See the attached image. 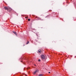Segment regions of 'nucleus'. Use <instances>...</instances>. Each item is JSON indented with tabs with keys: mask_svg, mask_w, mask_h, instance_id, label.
<instances>
[{
	"mask_svg": "<svg viewBox=\"0 0 76 76\" xmlns=\"http://www.w3.org/2000/svg\"><path fill=\"white\" fill-rule=\"evenodd\" d=\"M41 58L42 59H43V60H44L45 58V56L43 55H41Z\"/></svg>",
	"mask_w": 76,
	"mask_h": 76,
	"instance_id": "nucleus-1",
	"label": "nucleus"
},
{
	"mask_svg": "<svg viewBox=\"0 0 76 76\" xmlns=\"http://www.w3.org/2000/svg\"><path fill=\"white\" fill-rule=\"evenodd\" d=\"M39 72V70L38 69H37L34 72V75H35L37 73H38Z\"/></svg>",
	"mask_w": 76,
	"mask_h": 76,
	"instance_id": "nucleus-2",
	"label": "nucleus"
},
{
	"mask_svg": "<svg viewBox=\"0 0 76 76\" xmlns=\"http://www.w3.org/2000/svg\"><path fill=\"white\" fill-rule=\"evenodd\" d=\"M4 8L5 9V10H9V7H4Z\"/></svg>",
	"mask_w": 76,
	"mask_h": 76,
	"instance_id": "nucleus-3",
	"label": "nucleus"
},
{
	"mask_svg": "<svg viewBox=\"0 0 76 76\" xmlns=\"http://www.w3.org/2000/svg\"><path fill=\"white\" fill-rule=\"evenodd\" d=\"M13 32L14 34H15L16 35L18 36V34H17V33H16V31H13Z\"/></svg>",
	"mask_w": 76,
	"mask_h": 76,
	"instance_id": "nucleus-4",
	"label": "nucleus"
},
{
	"mask_svg": "<svg viewBox=\"0 0 76 76\" xmlns=\"http://www.w3.org/2000/svg\"><path fill=\"white\" fill-rule=\"evenodd\" d=\"M38 20H43L41 19V18H38Z\"/></svg>",
	"mask_w": 76,
	"mask_h": 76,
	"instance_id": "nucleus-5",
	"label": "nucleus"
},
{
	"mask_svg": "<svg viewBox=\"0 0 76 76\" xmlns=\"http://www.w3.org/2000/svg\"><path fill=\"white\" fill-rule=\"evenodd\" d=\"M39 53H41V50H39L38 51Z\"/></svg>",
	"mask_w": 76,
	"mask_h": 76,
	"instance_id": "nucleus-6",
	"label": "nucleus"
},
{
	"mask_svg": "<svg viewBox=\"0 0 76 76\" xmlns=\"http://www.w3.org/2000/svg\"><path fill=\"white\" fill-rule=\"evenodd\" d=\"M43 75L42 74H40L39 75V76H42Z\"/></svg>",
	"mask_w": 76,
	"mask_h": 76,
	"instance_id": "nucleus-7",
	"label": "nucleus"
},
{
	"mask_svg": "<svg viewBox=\"0 0 76 76\" xmlns=\"http://www.w3.org/2000/svg\"><path fill=\"white\" fill-rule=\"evenodd\" d=\"M29 42H27L26 43V44H28V43H29Z\"/></svg>",
	"mask_w": 76,
	"mask_h": 76,
	"instance_id": "nucleus-8",
	"label": "nucleus"
},
{
	"mask_svg": "<svg viewBox=\"0 0 76 76\" xmlns=\"http://www.w3.org/2000/svg\"><path fill=\"white\" fill-rule=\"evenodd\" d=\"M28 21H30V19H28Z\"/></svg>",
	"mask_w": 76,
	"mask_h": 76,
	"instance_id": "nucleus-9",
	"label": "nucleus"
},
{
	"mask_svg": "<svg viewBox=\"0 0 76 76\" xmlns=\"http://www.w3.org/2000/svg\"><path fill=\"white\" fill-rule=\"evenodd\" d=\"M38 61H40L41 60H40V59H39V60H38Z\"/></svg>",
	"mask_w": 76,
	"mask_h": 76,
	"instance_id": "nucleus-10",
	"label": "nucleus"
},
{
	"mask_svg": "<svg viewBox=\"0 0 76 76\" xmlns=\"http://www.w3.org/2000/svg\"><path fill=\"white\" fill-rule=\"evenodd\" d=\"M49 73H50V72H49Z\"/></svg>",
	"mask_w": 76,
	"mask_h": 76,
	"instance_id": "nucleus-11",
	"label": "nucleus"
},
{
	"mask_svg": "<svg viewBox=\"0 0 76 76\" xmlns=\"http://www.w3.org/2000/svg\"><path fill=\"white\" fill-rule=\"evenodd\" d=\"M34 66H36V65H35V64H34Z\"/></svg>",
	"mask_w": 76,
	"mask_h": 76,
	"instance_id": "nucleus-12",
	"label": "nucleus"
},
{
	"mask_svg": "<svg viewBox=\"0 0 76 76\" xmlns=\"http://www.w3.org/2000/svg\"><path fill=\"white\" fill-rule=\"evenodd\" d=\"M25 18H27V17H26Z\"/></svg>",
	"mask_w": 76,
	"mask_h": 76,
	"instance_id": "nucleus-13",
	"label": "nucleus"
},
{
	"mask_svg": "<svg viewBox=\"0 0 76 76\" xmlns=\"http://www.w3.org/2000/svg\"><path fill=\"white\" fill-rule=\"evenodd\" d=\"M26 76H27V75H26Z\"/></svg>",
	"mask_w": 76,
	"mask_h": 76,
	"instance_id": "nucleus-14",
	"label": "nucleus"
}]
</instances>
